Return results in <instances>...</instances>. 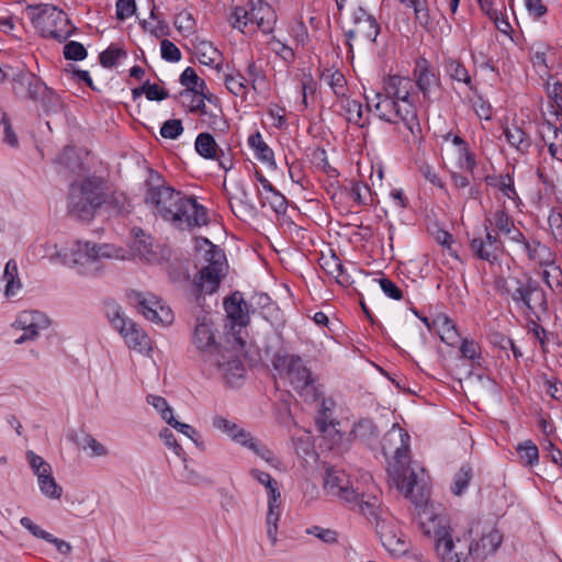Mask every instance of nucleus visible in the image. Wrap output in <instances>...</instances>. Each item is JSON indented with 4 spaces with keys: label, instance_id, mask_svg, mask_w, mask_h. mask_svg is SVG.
<instances>
[{
    "label": "nucleus",
    "instance_id": "nucleus-37",
    "mask_svg": "<svg viewBox=\"0 0 562 562\" xmlns=\"http://www.w3.org/2000/svg\"><path fill=\"white\" fill-rule=\"evenodd\" d=\"M447 75L454 81L464 83L472 89V78L467 67L458 59L449 58L445 63Z\"/></svg>",
    "mask_w": 562,
    "mask_h": 562
},
{
    "label": "nucleus",
    "instance_id": "nucleus-60",
    "mask_svg": "<svg viewBox=\"0 0 562 562\" xmlns=\"http://www.w3.org/2000/svg\"><path fill=\"white\" fill-rule=\"evenodd\" d=\"M344 108L346 110L348 122L363 126L362 105L360 102L347 99Z\"/></svg>",
    "mask_w": 562,
    "mask_h": 562
},
{
    "label": "nucleus",
    "instance_id": "nucleus-17",
    "mask_svg": "<svg viewBox=\"0 0 562 562\" xmlns=\"http://www.w3.org/2000/svg\"><path fill=\"white\" fill-rule=\"evenodd\" d=\"M324 488L330 496L337 497L342 502L355 501L358 492L353 488L349 475L340 469L331 468L327 470L324 479Z\"/></svg>",
    "mask_w": 562,
    "mask_h": 562
},
{
    "label": "nucleus",
    "instance_id": "nucleus-61",
    "mask_svg": "<svg viewBox=\"0 0 562 562\" xmlns=\"http://www.w3.org/2000/svg\"><path fill=\"white\" fill-rule=\"evenodd\" d=\"M306 533L318 538L324 543H336L338 541V533L329 528H323L319 526H312L306 529Z\"/></svg>",
    "mask_w": 562,
    "mask_h": 562
},
{
    "label": "nucleus",
    "instance_id": "nucleus-21",
    "mask_svg": "<svg viewBox=\"0 0 562 562\" xmlns=\"http://www.w3.org/2000/svg\"><path fill=\"white\" fill-rule=\"evenodd\" d=\"M414 77L418 90L423 93L425 100H429L430 95L438 90L440 86V79L432 68H430L428 61L425 58H420L416 61L414 68Z\"/></svg>",
    "mask_w": 562,
    "mask_h": 562
},
{
    "label": "nucleus",
    "instance_id": "nucleus-58",
    "mask_svg": "<svg viewBox=\"0 0 562 562\" xmlns=\"http://www.w3.org/2000/svg\"><path fill=\"white\" fill-rule=\"evenodd\" d=\"M460 352L463 358L469 359L471 361H476L477 363L479 360L482 358L480 345L472 339H462Z\"/></svg>",
    "mask_w": 562,
    "mask_h": 562
},
{
    "label": "nucleus",
    "instance_id": "nucleus-18",
    "mask_svg": "<svg viewBox=\"0 0 562 562\" xmlns=\"http://www.w3.org/2000/svg\"><path fill=\"white\" fill-rule=\"evenodd\" d=\"M334 402L329 398H322L318 415L316 417V426L318 431L324 438L330 440V449L337 448L338 450L347 449L344 446V435L336 429L331 418V411Z\"/></svg>",
    "mask_w": 562,
    "mask_h": 562
},
{
    "label": "nucleus",
    "instance_id": "nucleus-64",
    "mask_svg": "<svg viewBox=\"0 0 562 562\" xmlns=\"http://www.w3.org/2000/svg\"><path fill=\"white\" fill-rule=\"evenodd\" d=\"M543 385L546 392L554 400L560 401L562 398V383L555 375H542Z\"/></svg>",
    "mask_w": 562,
    "mask_h": 562
},
{
    "label": "nucleus",
    "instance_id": "nucleus-50",
    "mask_svg": "<svg viewBox=\"0 0 562 562\" xmlns=\"http://www.w3.org/2000/svg\"><path fill=\"white\" fill-rule=\"evenodd\" d=\"M260 202L262 206H265L266 203H269L272 211L277 214H284L288 209V201L285 196L277 189L267 193L266 196H260Z\"/></svg>",
    "mask_w": 562,
    "mask_h": 562
},
{
    "label": "nucleus",
    "instance_id": "nucleus-51",
    "mask_svg": "<svg viewBox=\"0 0 562 562\" xmlns=\"http://www.w3.org/2000/svg\"><path fill=\"white\" fill-rule=\"evenodd\" d=\"M348 196L357 205H367L371 196L370 187L362 182H351Z\"/></svg>",
    "mask_w": 562,
    "mask_h": 562
},
{
    "label": "nucleus",
    "instance_id": "nucleus-42",
    "mask_svg": "<svg viewBox=\"0 0 562 562\" xmlns=\"http://www.w3.org/2000/svg\"><path fill=\"white\" fill-rule=\"evenodd\" d=\"M528 260L535 265L541 266L551 262V260H555V252L538 239L528 256Z\"/></svg>",
    "mask_w": 562,
    "mask_h": 562
},
{
    "label": "nucleus",
    "instance_id": "nucleus-9",
    "mask_svg": "<svg viewBox=\"0 0 562 562\" xmlns=\"http://www.w3.org/2000/svg\"><path fill=\"white\" fill-rule=\"evenodd\" d=\"M366 98L368 108H373L380 120L392 124L403 123L413 137L420 135L422 127L415 103L398 102L384 93H375L374 98Z\"/></svg>",
    "mask_w": 562,
    "mask_h": 562
},
{
    "label": "nucleus",
    "instance_id": "nucleus-22",
    "mask_svg": "<svg viewBox=\"0 0 562 562\" xmlns=\"http://www.w3.org/2000/svg\"><path fill=\"white\" fill-rule=\"evenodd\" d=\"M413 81L409 78L402 76H389L384 80V94L397 100L398 102L406 101L407 103H415L412 94Z\"/></svg>",
    "mask_w": 562,
    "mask_h": 562
},
{
    "label": "nucleus",
    "instance_id": "nucleus-34",
    "mask_svg": "<svg viewBox=\"0 0 562 562\" xmlns=\"http://www.w3.org/2000/svg\"><path fill=\"white\" fill-rule=\"evenodd\" d=\"M224 83L227 90L235 97L246 99L249 88L247 86V79L240 71H232L224 75Z\"/></svg>",
    "mask_w": 562,
    "mask_h": 562
},
{
    "label": "nucleus",
    "instance_id": "nucleus-27",
    "mask_svg": "<svg viewBox=\"0 0 562 562\" xmlns=\"http://www.w3.org/2000/svg\"><path fill=\"white\" fill-rule=\"evenodd\" d=\"M213 426L240 446L245 445L246 439L250 435L246 429L223 416H215L213 418Z\"/></svg>",
    "mask_w": 562,
    "mask_h": 562
},
{
    "label": "nucleus",
    "instance_id": "nucleus-13",
    "mask_svg": "<svg viewBox=\"0 0 562 562\" xmlns=\"http://www.w3.org/2000/svg\"><path fill=\"white\" fill-rule=\"evenodd\" d=\"M351 26L345 31L347 45L352 50L353 41L374 43L381 26L376 19L362 7L355 8L350 16Z\"/></svg>",
    "mask_w": 562,
    "mask_h": 562
},
{
    "label": "nucleus",
    "instance_id": "nucleus-16",
    "mask_svg": "<svg viewBox=\"0 0 562 562\" xmlns=\"http://www.w3.org/2000/svg\"><path fill=\"white\" fill-rule=\"evenodd\" d=\"M484 236L471 239L470 249L477 259L494 265L503 256L504 241L491 229L484 228Z\"/></svg>",
    "mask_w": 562,
    "mask_h": 562
},
{
    "label": "nucleus",
    "instance_id": "nucleus-52",
    "mask_svg": "<svg viewBox=\"0 0 562 562\" xmlns=\"http://www.w3.org/2000/svg\"><path fill=\"white\" fill-rule=\"evenodd\" d=\"M519 457L527 465H533L539 461L538 447L531 441L526 440L517 446Z\"/></svg>",
    "mask_w": 562,
    "mask_h": 562
},
{
    "label": "nucleus",
    "instance_id": "nucleus-24",
    "mask_svg": "<svg viewBox=\"0 0 562 562\" xmlns=\"http://www.w3.org/2000/svg\"><path fill=\"white\" fill-rule=\"evenodd\" d=\"M245 77L247 86L251 87L254 92L258 94H267L270 91V86L265 70L256 61L250 60L245 69Z\"/></svg>",
    "mask_w": 562,
    "mask_h": 562
},
{
    "label": "nucleus",
    "instance_id": "nucleus-11",
    "mask_svg": "<svg viewBox=\"0 0 562 562\" xmlns=\"http://www.w3.org/2000/svg\"><path fill=\"white\" fill-rule=\"evenodd\" d=\"M32 24L43 37L66 42L74 33L67 14L50 4H40L32 9Z\"/></svg>",
    "mask_w": 562,
    "mask_h": 562
},
{
    "label": "nucleus",
    "instance_id": "nucleus-1",
    "mask_svg": "<svg viewBox=\"0 0 562 562\" xmlns=\"http://www.w3.org/2000/svg\"><path fill=\"white\" fill-rule=\"evenodd\" d=\"M214 323L210 313L196 316L191 342L200 357L201 369L207 378L223 380L234 386L245 375V367L239 357L229 349H223L216 340Z\"/></svg>",
    "mask_w": 562,
    "mask_h": 562
},
{
    "label": "nucleus",
    "instance_id": "nucleus-55",
    "mask_svg": "<svg viewBox=\"0 0 562 562\" xmlns=\"http://www.w3.org/2000/svg\"><path fill=\"white\" fill-rule=\"evenodd\" d=\"M548 225L553 239L562 243V212L559 209H552L548 216Z\"/></svg>",
    "mask_w": 562,
    "mask_h": 562
},
{
    "label": "nucleus",
    "instance_id": "nucleus-25",
    "mask_svg": "<svg viewBox=\"0 0 562 562\" xmlns=\"http://www.w3.org/2000/svg\"><path fill=\"white\" fill-rule=\"evenodd\" d=\"M504 135L510 147L522 155L527 154L532 145L530 135L518 125L513 124L504 127Z\"/></svg>",
    "mask_w": 562,
    "mask_h": 562
},
{
    "label": "nucleus",
    "instance_id": "nucleus-7",
    "mask_svg": "<svg viewBox=\"0 0 562 562\" xmlns=\"http://www.w3.org/2000/svg\"><path fill=\"white\" fill-rule=\"evenodd\" d=\"M106 201L104 182L91 176L70 184L68 192V214L81 221H90Z\"/></svg>",
    "mask_w": 562,
    "mask_h": 562
},
{
    "label": "nucleus",
    "instance_id": "nucleus-48",
    "mask_svg": "<svg viewBox=\"0 0 562 562\" xmlns=\"http://www.w3.org/2000/svg\"><path fill=\"white\" fill-rule=\"evenodd\" d=\"M472 479V468L470 464H463L459 471L454 474L453 484L451 491L454 495H461L468 487Z\"/></svg>",
    "mask_w": 562,
    "mask_h": 562
},
{
    "label": "nucleus",
    "instance_id": "nucleus-30",
    "mask_svg": "<svg viewBox=\"0 0 562 562\" xmlns=\"http://www.w3.org/2000/svg\"><path fill=\"white\" fill-rule=\"evenodd\" d=\"M196 153L205 159H220L218 153L223 155V150L218 148L214 137L210 133H200L194 142Z\"/></svg>",
    "mask_w": 562,
    "mask_h": 562
},
{
    "label": "nucleus",
    "instance_id": "nucleus-36",
    "mask_svg": "<svg viewBox=\"0 0 562 562\" xmlns=\"http://www.w3.org/2000/svg\"><path fill=\"white\" fill-rule=\"evenodd\" d=\"M243 447L251 450L256 456H258L272 467H278L280 464V460L273 453V451L269 449L266 445H263L261 441L254 438L251 435L248 436Z\"/></svg>",
    "mask_w": 562,
    "mask_h": 562
},
{
    "label": "nucleus",
    "instance_id": "nucleus-19",
    "mask_svg": "<svg viewBox=\"0 0 562 562\" xmlns=\"http://www.w3.org/2000/svg\"><path fill=\"white\" fill-rule=\"evenodd\" d=\"M13 326L24 331L15 339V344L21 345L27 340H34L38 336L40 330L46 329L49 326V319L38 311H23L19 314Z\"/></svg>",
    "mask_w": 562,
    "mask_h": 562
},
{
    "label": "nucleus",
    "instance_id": "nucleus-2",
    "mask_svg": "<svg viewBox=\"0 0 562 562\" xmlns=\"http://www.w3.org/2000/svg\"><path fill=\"white\" fill-rule=\"evenodd\" d=\"M145 204L151 212L180 229L201 227L209 222L206 209L194 196H188L157 177L147 183Z\"/></svg>",
    "mask_w": 562,
    "mask_h": 562
},
{
    "label": "nucleus",
    "instance_id": "nucleus-49",
    "mask_svg": "<svg viewBox=\"0 0 562 562\" xmlns=\"http://www.w3.org/2000/svg\"><path fill=\"white\" fill-rule=\"evenodd\" d=\"M229 23L234 29L244 33L250 23V7L248 9L240 5L234 7L229 15Z\"/></svg>",
    "mask_w": 562,
    "mask_h": 562
},
{
    "label": "nucleus",
    "instance_id": "nucleus-44",
    "mask_svg": "<svg viewBox=\"0 0 562 562\" xmlns=\"http://www.w3.org/2000/svg\"><path fill=\"white\" fill-rule=\"evenodd\" d=\"M457 167L461 170L473 173L476 167L474 153L470 149L469 144L456 149Z\"/></svg>",
    "mask_w": 562,
    "mask_h": 562
},
{
    "label": "nucleus",
    "instance_id": "nucleus-53",
    "mask_svg": "<svg viewBox=\"0 0 562 562\" xmlns=\"http://www.w3.org/2000/svg\"><path fill=\"white\" fill-rule=\"evenodd\" d=\"M281 516V508H268L266 524H267V536L271 541V544L274 546L277 543V535H278V521Z\"/></svg>",
    "mask_w": 562,
    "mask_h": 562
},
{
    "label": "nucleus",
    "instance_id": "nucleus-31",
    "mask_svg": "<svg viewBox=\"0 0 562 562\" xmlns=\"http://www.w3.org/2000/svg\"><path fill=\"white\" fill-rule=\"evenodd\" d=\"M248 146L254 150L258 160L269 166L276 164L273 150L263 140L260 132H256L248 137Z\"/></svg>",
    "mask_w": 562,
    "mask_h": 562
},
{
    "label": "nucleus",
    "instance_id": "nucleus-3",
    "mask_svg": "<svg viewBox=\"0 0 562 562\" xmlns=\"http://www.w3.org/2000/svg\"><path fill=\"white\" fill-rule=\"evenodd\" d=\"M411 436L398 424H394L383 436L381 450L387 462V475L396 488L416 506L427 499L418 475L411 469Z\"/></svg>",
    "mask_w": 562,
    "mask_h": 562
},
{
    "label": "nucleus",
    "instance_id": "nucleus-32",
    "mask_svg": "<svg viewBox=\"0 0 562 562\" xmlns=\"http://www.w3.org/2000/svg\"><path fill=\"white\" fill-rule=\"evenodd\" d=\"M349 436L353 440L368 445L378 437V429L371 419H361L353 425Z\"/></svg>",
    "mask_w": 562,
    "mask_h": 562
},
{
    "label": "nucleus",
    "instance_id": "nucleus-63",
    "mask_svg": "<svg viewBox=\"0 0 562 562\" xmlns=\"http://www.w3.org/2000/svg\"><path fill=\"white\" fill-rule=\"evenodd\" d=\"M26 459L36 476H38L40 474H44L46 472H52L50 464L46 462L41 456H37L35 452L27 451Z\"/></svg>",
    "mask_w": 562,
    "mask_h": 562
},
{
    "label": "nucleus",
    "instance_id": "nucleus-59",
    "mask_svg": "<svg viewBox=\"0 0 562 562\" xmlns=\"http://www.w3.org/2000/svg\"><path fill=\"white\" fill-rule=\"evenodd\" d=\"M87 55V49L79 42L70 41L64 46V57L68 60H83Z\"/></svg>",
    "mask_w": 562,
    "mask_h": 562
},
{
    "label": "nucleus",
    "instance_id": "nucleus-38",
    "mask_svg": "<svg viewBox=\"0 0 562 562\" xmlns=\"http://www.w3.org/2000/svg\"><path fill=\"white\" fill-rule=\"evenodd\" d=\"M321 79L330 87L337 97L346 95L347 81L341 71L325 69L321 75Z\"/></svg>",
    "mask_w": 562,
    "mask_h": 562
},
{
    "label": "nucleus",
    "instance_id": "nucleus-23",
    "mask_svg": "<svg viewBox=\"0 0 562 562\" xmlns=\"http://www.w3.org/2000/svg\"><path fill=\"white\" fill-rule=\"evenodd\" d=\"M224 307L229 319L237 325L245 326L249 322L247 303L240 292H234L224 302Z\"/></svg>",
    "mask_w": 562,
    "mask_h": 562
},
{
    "label": "nucleus",
    "instance_id": "nucleus-10",
    "mask_svg": "<svg viewBox=\"0 0 562 562\" xmlns=\"http://www.w3.org/2000/svg\"><path fill=\"white\" fill-rule=\"evenodd\" d=\"M458 542L467 548L470 561H483L496 553L503 542V533L494 526L474 522L458 537Z\"/></svg>",
    "mask_w": 562,
    "mask_h": 562
},
{
    "label": "nucleus",
    "instance_id": "nucleus-57",
    "mask_svg": "<svg viewBox=\"0 0 562 562\" xmlns=\"http://www.w3.org/2000/svg\"><path fill=\"white\" fill-rule=\"evenodd\" d=\"M148 404L153 405L159 413L161 418L168 424L173 418L172 409L168 405L166 398L158 395H148Z\"/></svg>",
    "mask_w": 562,
    "mask_h": 562
},
{
    "label": "nucleus",
    "instance_id": "nucleus-15",
    "mask_svg": "<svg viewBox=\"0 0 562 562\" xmlns=\"http://www.w3.org/2000/svg\"><path fill=\"white\" fill-rule=\"evenodd\" d=\"M483 227L493 231L501 239L504 237L509 243L522 240L524 233L516 226L513 216L505 207L496 209L485 215Z\"/></svg>",
    "mask_w": 562,
    "mask_h": 562
},
{
    "label": "nucleus",
    "instance_id": "nucleus-14",
    "mask_svg": "<svg viewBox=\"0 0 562 562\" xmlns=\"http://www.w3.org/2000/svg\"><path fill=\"white\" fill-rule=\"evenodd\" d=\"M128 300L145 318L153 323L170 325L173 321L170 307L164 305L154 294L132 291L128 293Z\"/></svg>",
    "mask_w": 562,
    "mask_h": 562
},
{
    "label": "nucleus",
    "instance_id": "nucleus-8",
    "mask_svg": "<svg viewBox=\"0 0 562 562\" xmlns=\"http://www.w3.org/2000/svg\"><path fill=\"white\" fill-rule=\"evenodd\" d=\"M271 362L279 375L286 378L292 387L305 401L318 398L319 392L315 378L300 356L278 352Z\"/></svg>",
    "mask_w": 562,
    "mask_h": 562
},
{
    "label": "nucleus",
    "instance_id": "nucleus-45",
    "mask_svg": "<svg viewBox=\"0 0 562 562\" xmlns=\"http://www.w3.org/2000/svg\"><path fill=\"white\" fill-rule=\"evenodd\" d=\"M106 316L112 324V326L123 336L124 331L128 329L130 324H133V321L126 318L121 308L117 305H110L106 310Z\"/></svg>",
    "mask_w": 562,
    "mask_h": 562
},
{
    "label": "nucleus",
    "instance_id": "nucleus-41",
    "mask_svg": "<svg viewBox=\"0 0 562 562\" xmlns=\"http://www.w3.org/2000/svg\"><path fill=\"white\" fill-rule=\"evenodd\" d=\"M37 481L43 495L53 499H59L61 497L63 488L56 483L52 472L40 474Z\"/></svg>",
    "mask_w": 562,
    "mask_h": 562
},
{
    "label": "nucleus",
    "instance_id": "nucleus-47",
    "mask_svg": "<svg viewBox=\"0 0 562 562\" xmlns=\"http://www.w3.org/2000/svg\"><path fill=\"white\" fill-rule=\"evenodd\" d=\"M529 319L527 322L528 334H531L532 337L539 342L543 352H547V347L549 342V333L546 328H543L538 318L535 316H528Z\"/></svg>",
    "mask_w": 562,
    "mask_h": 562
},
{
    "label": "nucleus",
    "instance_id": "nucleus-26",
    "mask_svg": "<svg viewBox=\"0 0 562 562\" xmlns=\"http://www.w3.org/2000/svg\"><path fill=\"white\" fill-rule=\"evenodd\" d=\"M434 330L439 335L440 339L449 345L454 346L459 340V334L454 323L443 314L438 315L434 321Z\"/></svg>",
    "mask_w": 562,
    "mask_h": 562
},
{
    "label": "nucleus",
    "instance_id": "nucleus-39",
    "mask_svg": "<svg viewBox=\"0 0 562 562\" xmlns=\"http://www.w3.org/2000/svg\"><path fill=\"white\" fill-rule=\"evenodd\" d=\"M351 506L352 509H357L363 516L369 519H375L378 517V510L380 502L375 496L363 499V495L358 493V497L355 501L346 502Z\"/></svg>",
    "mask_w": 562,
    "mask_h": 562
},
{
    "label": "nucleus",
    "instance_id": "nucleus-43",
    "mask_svg": "<svg viewBox=\"0 0 562 562\" xmlns=\"http://www.w3.org/2000/svg\"><path fill=\"white\" fill-rule=\"evenodd\" d=\"M3 279L5 280V294L8 296L14 295L21 288V283L18 279V266L14 260H9L5 265Z\"/></svg>",
    "mask_w": 562,
    "mask_h": 562
},
{
    "label": "nucleus",
    "instance_id": "nucleus-33",
    "mask_svg": "<svg viewBox=\"0 0 562 562\" xmlns=\"http://www.w3.org/2000/svg\"><path fill=\"white\" fill-rule=\"evenodd\" d=\"M134 241L133 249L137 252V255L147 260L151 261L155 257V251L153 249V238L149 235H146L143 229L134 228Z\"/></svg>",
    "mask_w": 562,
    "mask_h": 562
},
{
    "label": "nucleus",
    "instance_id": "nucleus-54",
    "mask_svg": "<svg viewBox=\"0 0 562 562\" xmlns=\"http://www.w3.org/2000/svg\"><path fill=\"white\" fill-rule=\"evenodd\" d=\"M183 131L184 128L181 120L170 119L162 123L160 127V135L167 139H177Z\"/></svg>",
    "mask_w": 562,
    "mask_h": 562
},
{
    "label": "nucleus",
    "instance_id": "nucleus-20",
    "mask_svg": "<svg viewBox=\"0 0 562 562\" xmlns=\"http://www.w3.org/2000/svg\"><path fill=\"white\" fill-rule=\"evenodd\" d=\"M247 5L250 7V23L265 34L272 33L277 22L272 7L263 0H247Z\"/></svg>",
    "mask_w": 562,
    "mask_h": 562
},
{
    "label": "nucleus",
    "instance_id": "nucleus-12",
    "mask_svg": "<svg viewBox=\"0 0 562 562\" xmlns=\"http://www.w3.org/2000/svg\"><path fill=\"white\" fill-rule=\"evenodd\" d=\"M71 251L72 262L81 268L91 267L93 270H99V263L103 259H120L127 258V251L121 247L112 244H97L93 241H75Z\"/></svg>",
    "mask_w": 562,
    "mask_h": 562
},
{
    "label": "nucleus",
    "instance_id": "nucleus-5",
    "mask_svg": "<svg viewBox=\"0 0 562 562\" xmlns=\"http://www.w3.org/2000/svg\"><path fill=\"white\" fill-rule=\"evenodd\" d=\"M418 513L420 529L435 540V550L441 562H470L467 548L459 546L458 538L451 535L449 519L441 513H436L432 505L424 502Z\"/></svg>",
    "mask_w": 562,
    "mask_h": 562
},
{
    "label": "nucleus",
    "instance_id": "nucleus-29",
    "mask_svg": "<svg viewBox=\"0 0 562 562\" xmlns=\"http://www.w3.org/2000/svg\"><path fill=\"white\" fill-rule=\"evenodd\" d=\"M540 267L542 268L540 276L547 286L554 293H562V269L557 263V259Z\"/></svg>",
    "mask_w": 562,
    "mask_h": 562
},
{
    "label": "nucleus",
    "instance_id": "nucleus-40",
    "mask_svg": "<svg viewBox=\"0 0 562 562\" xmlns=\"http://www.w3.org/2000/svg\"><path fill=\"white\" fill-rule=\"evenodd\" d=\"M55 164L59 166V171L77 172L80 169L79 158L74 147L66 146L55 159Z\"/></svg>",
    "mask_w": 562,
    "mask_h": 562
},
{
    "label": "nucleus",
    "instance_id": "nucleus-62",
    "mask_svg": "<svg viewBox=\"0 0 562 562\" xmlns=\"http://www.w3.org/2000/svg\"><path fill=\"white\" fill-rule=\"evenodd\" d=\"M540 133L544 143H562V130L549 121L541 125Z\"/></svg>",
    "mask_w": 562,
    "mask_h": 562
},
{
    "label": "nucleus",
    "instance_id": "nucleus-6",
    "mask_svg": "<svg viewBox=\"0 0 562 562\" xmlns=\"http://www.w3.org/2000/svg\"><path fill=\"white\" fill-rule=\"evenodd\" d=\"M195 248L196 267H200V271L194 277L192 285L199 299L201 295L217 291L228 266L225 252L207 238H195Z\"/></svg>",
    "mask_w": 562,
    "mask_h": 562
},
{
    "label": "nucleus",
    "instance_id": "nucleus-56",
    "mask_svg": "<svg viewBox=\"0 0 562 562\" xmlns=\"http://www.w3.org/2000/svg\"><path fill=\"white\" fill-rule=\"evenodd\" d=\"M126 57V52L119 47L110 46L100 54V64L105 68H112L116 65L117 60Z\"/></svg>",
    "mask_w": 562,
    "mask_h": 562
},
{
    "label": "nucleus",
    "instance_id": "nucleus-35",
    "mask_svg": "<svg viewBox=\"0 0 562 562\" xmlns=\"http://www.w3.org/2000/svg\"><path fill=\"white\" fill-rule=\"evenodd\" d=\"M180 83L187 89L181 95H192L193 92H203L207 90L206 83L199 78L192 67H187L180 76Z\"/></svg>",
    "mask_w": 562,
    "mask_h": 562
},
{
    "label": "nucleus",
    "instance_id": "nucleus-28",
    "mask_svg": "<svg viewBox=\"0 0 562 562\" xmlns=\"http://www.w3.org/2000/svg\"><path fill=\"white\" fill-rule=\"evenodd\" d=\"M123 339L125 344L134 350L146 351L150 349V339L147 334L134 322L130 324L128 329L124 331Z\"/></svg>",
    "mask_w": 562,
    "mask_h": 562
},
{
    "label": "nucleus",
    "instance_id": "nucleus-4",
    "mask_svg": "<svg viewBox=\"0 0 562 562\" xmlns=\"http://www.w3.org/2000/svg\"><path fill=\"white\" fill-rule=\"evenodd\" d=\"M495 290L508 297L518 311L527 316H541L548 312V299L539 281L528 274L522 277H498L494 281Z\"/></svg>",
    "mask_w": 562,
    "mask_h": 562
},
{
    "label": "nucleus",
    "instance_id": "nucleus-46",
    "mask_svg": "<svg viewBox=\"0 0 562 562\" xmlns=\"http://www.w3.org/2000/svg\"><path fill=\"white\" fill-rule=\"evenodd\" d=\"M200 116L203 119V122L214 131H225L228 125L224 119L223 112L221 108H217L216 111L212 110H202Z\"/></svg>",
    "mask_w": 562,
    "mask_h": 562
}]
</instances>
